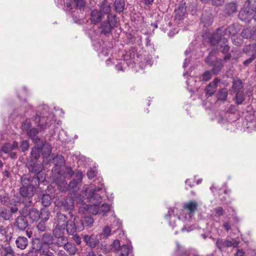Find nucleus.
<instances>
[{
    "label": "nucleus",
    "instance_id": "64",
    "mask_svg": "<svg viewBox=\"0 0 256 256\" xmlns=\"http://www.w3.org/2000/svg\"><path fill=\"white\" fill-rule=\"evenodd\" d=\"M245 4L255 10H256V0H246Z\"/></svg>",
    "mask_w": 256,
    "mask_h": 256
},
{
    "label": "nucleus",
    "instance_id": "23",
    "mask_svg": "<svg viewBox=\"0 0 256 256\" xmlns=\"http://www.w3.org/2000/svg\"><path fill=\"white\" fill-rule=\"evenodd\" d=\"M113 6L114 11L118 14L122 13L126 9L124 0H114Z\"/></svg>",
    "mask_w": 256,
    "mask_h": 256
},
{
    "label": "nucleus",
    "instance_id": "6",
    "mask_svg": "<svg viewBox=\"0 0 256 256\" xmlns=\"http://www.w3.org/2000/svg\"><path fill=\"white\" fill-rule=\"evenodd\" d=\"M84 228L82 216H76L74 220H70L67 222L66 231L70 234L73 235L76 231L81 232Z\"/></svg>",
    "mask_w": 256,
    "mask_h": 256
},
{
    "label": "nucleus",
    "instance_id": "28",
    "mask_svg": "<svg viewBox=\"0 0 256 256\" xmlns=\"http://www.w3.org/2000/svg\"><path fill=\"white\" fill-rule=\"evenodd\" d=\"M176 256H190V250L182 248L178 242H176Z\"/></svg>",
    "mask_w": 256,
    "mask_h": 256
},
{
    "label": "nucleus",
    "instance_id": "17",
    "mask_svg": "<svg viewBox=\"0 0 256 256\" xmlns=\"http://www.w3.org/2000/svg\"><path fill=\"white\" fill-rule=\"evenodd\" d=\"M102 190L101 188H97L90 190L86 194L88 199L94 204H96L98 202H101L102 198L101 196L98 193Z\"/></svg>",
    "mask_w": 256,
    "mask_h": 256
},
{
    "label": "nucleus",
    "instance_id": "22",
    "mask_svg": "<svg viewBox=\"0 0 256 256\" xmlns=\"http://www.w3.org/2000/svg\"><path fill=\"white\" fill-rule=\"evenodd\" d=\"M50 212L48 213H46L44 211L43 213V216L40 218V221L38 224L36 228L38 231L44 232L46 229V222L50 218Z\"/></svg>",
    "mask_w": 256,
    "mask_h": 256
},
{
    "label": "nucleus",
    "instance_id": "29",
    "mask_svg": "<svg viewBox=\"0 0 256 256\" xmlns=\"http://www.w3.org/2000/svg\"><path fill=\"white\" fill-rule=\"evenodd\" d=\"M40 148V149L41 154L44 158H47L52 152L51 146L46 142Z\"/></svg>",
    "mask_w": 256,
    "mask_h": 256
},
{
    "label": "nucleus",
    "instance_id": "52",
    "mask_svg": "<svg viewBox=\"0 0 256 256\" xmlns=\"http://www.w3.org/2000/svg\"><path fill=\"white\" fill-rule=\"evenodd\" d=\"M110 232L111 230L110 228L108 226H106L103 229L102 232L98 235L100 239L102 236H103V238H107L108 236H109V235L110 234Z\"/></svg>",
    "mask_w": 256,
    "mask_h": 256
},
{
    "label": "nucleus",
    "instance_id": "11",
    "mask_svg": "<svg viewBox=\"0 0 256 256\" xmlns=\"http://www.w3.org/2000/svg\"><path fill=\"white\" fill-rule=\"evenodd\" d=\"M48 117L44 114H36L34 117V120L35 124L40 128V130H44L47 127L50 126V122L48 121Z\"/></svg>",
    "mask_w": 256,
    "mask_h": 256
},
{
    "label": "nucleus",
    "instance_id": "45",
    "mask_svg": "<svg viewBox=\"0 0 256 256\" xmlns=\"http://www.w3.org/2000/svg\"><path fill=\"white\" fill-rule=\"evenodd\" d=\"M226 239L218 238L216 243V246L218 250L220 252L222 251V248H225V242Z\"/></svg>",
    "mask_w": 256,
    "mask_h": 256
},
{
    "label": "nucleus",
    "instance_id": "18",
    "mask_svg": "<svg viewBox=\"0 0 256 256\" xmlns=\"http://www.w3.org/2000/svg\"><path fill=\"white\" fill-rule=\"evenodd\" d=\"M238 26V25L237 24H233L226 28L224 26H222L221 27V29L220 30L221 31L222 30L224 33V34L225 35L228 39L230 36H232V37H234V36H236L240 31V28Z\"/></svg>",
    "mask_w": 256,
    "mask_h": 256
},
{
    "label": "nucleus",
    "instance_id": "62",
    "mask_svg": "<svg viewBox=\"0 0 256 256\" xmlns=\"http://www.w3.org/2000/svg\"><path fill=\"white\" fill-rule=\"evenodd\" d=\"M112 246V249L116 252H118V251H119L120 248L122 246H120V242L118 240H114Z\"/></svg>",
    "mask_w": 256,
    "mask_h": 256
},
{
    "label": "nucleus",
    "instance_id": "42",
    "mask_svg": "<svg viewBox=\"0 0 256 256\" xmlns=\"http://www.w3.org/2000/svg\"><path fill=\"white\" fill-rule=\"evenodd\" d=\"M136 50V47H132L130 50L126 52V56L129 57L130 59H134L136 56L138 58L139 56H138Z\"/></svg>",
    "mask_w": 256,
    "mask_h": 256
},
{
    "label": "nucleus",
    "instance_id": "36",
    "mask_svg": "<svg viewBox=\"0 0 256 256\" xmlns=\"http://www.w3.org/2000/svg\"><path fill=\"white\" fill-rule=\"evenodd\" d=\"M71 16L73 19L74 22L78 24H82L83 23V20L80 18V12L77 10H72L71 13Z\"/></svg>",
    "mask_w": 256,
    "mask_h": 256
},
{
    "label": "nucleus",
    "instance_id": "2",
    "mask_svg": "<svg viewBox=\"0 0 256 256\" xmlns=\"http://www.w3.org/2000/svg\"><path fill=\"white\" fill-rule=\"evenodd\" d=\"M119 24L118 18L116 16L110 15L106 19L100 22L98 27L101 35L109 37L112 34V30Z\"/></svg>",
    "mask_w": 256,
    "mask_h": 256
},
{
    "label": "nucleus",
    "instance_id": "13",
    "mask_svg": "<svg viewBox=\"0 0 256 256\" xmlns=\"http://www.w3.org/2000/svg\"><path fill=\"white\" fill-rule=\"evenodd\" d=\"M220 29H221V27L218 28L216 31L212 34L209 38V42L211 45L216 46L224 42V38L228 39V38L224 34V33L222 30H220Z\"/></svg>",
    "mask_w": 256,
    "mask_h": 256
},
{
    "label": "nucleus",
    "instance_id": "40",
    "mask_svg": "<svg viewBox=\"0 0 256 256\" xmlns=\"http://www.w3.org/2000/svg\"><path fill=\"white\" fill-rule=\"evenodd\" d=\"M11 199L8 193H5L3 195L0 194V203L4 206L8 205Z\"/></svg>",
    "mask_w": 256,
    "mask_h": 256
},
{
    "label": "nucleus",
    "instance_id": "57",
    "mask_svg": "<svg viewBox=\"0 0 256 256\" xmlns=\"http://www.w3.org/2000/svg\"><path fill=\"white\" fill-rule=\"evenodd\" d=\"M80 183V182H78L76 180L75 178H73L70 182H69V184H68V188L69 190H76V188L78 187V184Z\"/></svg>",
    "mask_w": 256,
    "mask_h": 256
},
{
    "label": "nucleus",
    "instance_id": "48",
    "mask_svg": "<svg viewBox=\"0 0 256 256\" xmlns=\"http://www.w3.org/2000/svg\"><path fill=\"white\" fill-rule=\"evenodd\" d=\"M97 174L98 171L96 167L90 168L87 172V176L88 179L91 180L94 178Z\"/></svg>",
    "mask_w": 256,
    "mask_h": 256
},
{
    "label": "nucleus",
    "instance_id": "32",
    "mask_svg": "<svg viewBox=\"0 0 256 256\" xmlns=\"http://www.w3.org/2000/svg\"><path fill=\"white\" fill-rule=\"evenodd\" d=\"M66 228L62 227L61 225H56V228L53 230L52 236L56 238H60L64 236Z\"/></svg>",
    "mask_w": 256,
    "mask_h": 256
},
{
    "label": "nucleus",
    "instance_id": "4",
    "mask_svg": "<svg viewBox=\"0 0 256 256\" xmlns=\"http://www.w3.org/2000/svg\"><path fill=\"white\" fill-rule=\"evenodd\" d=\"M46 208H41L40 210H38L36 208L34 207L30 208L28 205H26L22 210H24V212L27 216L30 222L32 224L34 222H37L43 216L44 211L46 212V214L50 212L49 210H46Z\"/></svg>",
    "mask_w": 256,
    "mask_h": 256
},
{
    "label": "nucleus",
    "instance_id": "46",
    "mask_svg": "<svg viewBox=\"0 0 256 256\" xmlns=\"http://www.w3.org/2000/svg\"><path fill=\"white\" fill-rule=\"evenodd\" d=\"M74 174V172L70 166H66L64 172V176L66 178H72Z\"/></svg>",
    "mask_w": 256,
    "mask_h": 256
},
{
    "label": "nucleus",
    "instance_id": "35",
    "mask_svg": "<svg viewBox=\"0 0 256 256\" xmlns=\"http://www.w3.org/2000/svg\"><path fill=\"white\" fill-rule=\"evenodd\" d=\"M254 52L256 53L255 45L254 44L245 45L243 48V53L246 56H249Z\"/></svg>",
    "mask_w": 256,
    "mask_h": 256
},
{
    "label": "nucleus",
    "instance_id": "24",
    "mask_svg": "<svg viewBox=\"0 0 256 256\" xmlns=\"http://www.w3.org/2000/svg\"><path fill=\"white\" fill-rule=\"evenodd\" d=\"M20 204V202L18 200L14 198H12L8 204L6 206L8 208V210L13 214L19 212L18 207Z\"/></svg>",
    "mask_w": 256,
    "mask_h": 256
},
{
    "label": "nucleus",
    "instance_id": "27",
    "mask_svg": "<svg viewBox=\"0 0 256 256\" xmlns=\"http://www.w3.org/2000/svg\"><path fill=\"white\" fill-rule=\"evenodd\" d=\"M16 244L18 248L24 250L28 244V240L24 236H18L16 240Z\"/></svg>",
    "mask_w": 256,
    "mask_h": 256
},
{
    "label": "nucleus",
    "instance_id": "1",
    "mask_svg": "<svg viewBox=\"0 0 256 256\" xmlns=\"http://www.w3.org/2000/svg\"><path fill=\"white\" fill-rule=\"evenodd\" d=\"M26 166L28 169V174L21 176L22 186L20 194L22 197L30 199L35 194L40 184L46 181V176L42 171L43 164L40 160H26Z\"/></svg>",
    "mask_w": 256,
    "mask_h": 256
},
{
    "label": "nucleus",
    "instance_id": "30",
    "mask_svg": "<svg viewBox=\"0 0 256 256\" xmlns=\"http://www.w3.org/2000/svg\"><path fill=\"white\" fill-rule=\"evenodd\" d=\"M12 216V214L6 208H2L0 209V218L4 220H10Z\"/></svg>",
    "mask_w": 256,
    "mask_h": 256
},
{
    "label": "nucleus",
    "instance_id": "5",
    "mask_svg": "<svg viewBox=\"0 0 256 256\" xmlns=\"http://www.w3.org/2000/svg\"><path fill=\"white\" fill-rule=\"evenodd\" d=\"M224 42L216 46L213 48L210 52H214V56H220L222 54L224 62H227L231 60L232 56L230 52V46L228 44V40L227 38H224Z\"/></svg>",
    "mask_w": 256,
    "mask_h": 256
},
{
    "label": "nucleus",
    "instance_id": "10",
    "mask_svg": "<svg viewBox=\"0 0 256 256\" xmlns=\"http://www.w3.org/2000/svg\"><path fill=\"white\" fill-rule=\"evenodd\" d=\"M256 10L244 4V8L239 12L238 17L242 21L250 22L252 18L254 19Z\"/></svg>",
    "mask_w": 256,
    "mask_h": 256
},
{
    "label": "nucleus",
    "instance_id": "61",
    "mask_svg": "<svg viewBox=\"0 0 256 256\" xmlns=\"http://www.w3.org/2000/svg\"><path fill=\"white\" fill-rule=\"evenodd\" d=\"M56 243L58 246H62L68 243V238L66 237L63 236H61L60 238H58Z\"/></svg>",
    "mask_w": 256,
    "mask_h": 256
},
{
    "label": "nucleus",
    "instance_id": "49",
    "mask_svg": "<svg viewBox=\"0 0 256 256\" xmlns=\"http://www.w3.org/2000/svg\"><path fill=\"white\" fill-rule=\"evenodd\" d=\"M241 36L242 38H250L252 37L253 34L252 31L248 28L244 29L241 32Z\"/></svg>",
    "mask_w": 256,
    "mask_h": 256
},
{
    "label": "nucleus",
    "instance_id": "9",
    "mask_svg": "<svg viewBox=\"0 0 256 256\" xmlns=\"http://www.w3.org/2000/svg\"><path fill=\"white\" fill-rule=\"evenodd\" d=\"M64 5L66 7V11L70 12L72 9L84 11L86 6V0H65Z\"/></svg>",
    "mask_w": 256,
    "mask_h": 256
},
{
    "label": "nucleus",
    "instance_id": "39",
    "mask_svg": "<svg viewBox=\"0 0 256 256\" xmlns=\"http://www.w3.org/2000/svg\"><path fill=\"white\" fill-rule=\"evenodd\" d=\"M82 218L84 227L90 228L92 226L94 220L90 216H82Z\"/></svg>",
    "mask_w": 256,
    "mask_h": 256
},
{
    "label": "nucleus",
    "instance_id": "58",
    "mask_svg": "<svg viewBox=\"0 0 256 256\" xmlns=\"http://www.w3.org/2000/svg\"><path fill=\"white\" fill-rule=\"evenodd\" d=\"M86 210H88L90 213H92L94 215L97 214L100 212L99 208L96 205V204H94V205L90 206Z\"/></svg>",
    "mask_w": 256,
    "mask_h": 256
},
{
    "label": "nucleus",
    "instance_id": "12",
    "mask_svg": "<svg viewBox=\"0 0 256 256\" xmlns=\"http://www.w3.org/2000/svg\"><path fill=\"white\" fill-rule=\"evenodd\" d=\"M240 1L234 0L226 3L224 8V13L226 16H232L238 11Z\"/></svg>",
    "mask_w": 256,
    "mask_h": 256
},
{
    "label": "nucleus",
    "instance_id": "41",
    "mask_svg": "<svg viewBox=\"0 0 256 256\" xmlns=\"http://www.w3.org/2000/svg\"><path fill=\"white\" fill-rule=\"evenodd\" d=\"M130 248H132V246H130L128 244L122 246L119 250L120 252V256H128L130 250Z\"/></svg>",
    "mask_w": 256,
    "mask_h": 256
},
{
    "label": "nucleus",
    "instance_id": "50",
    "mask_svg": "<svg viewBox=\"0 0 256 256\" xmlns=\"http://www.w3.org/2000/svg\"><path fill=\"white\" fill-rule=\"evenodd\" d=\"M32 140L35 144L34 146H38L39 148L44 146V144L46 142V141L43 140L38 136L33 138Z\"/></svg>",
    "mask_w": 256,
    "mask_h": 256
},
{
    "label": "nucleus",
    "instance_id": "47",
    "mask_svg": "<svg viewBox=\"0 0 256 256\" xmlns=\"http://www.w3.org/2000/svg\"><path fill=\"white\" fill-rule=\"evenodd\" d=\"M248 56L250 57L244 60L242 63L245 66H248L256 58V53L254 52Z\"/></svg>",
    "mask_w": 256,
    "mask_h": 256
},
{
    "label": "nucleus",
    "instance_id": "21",
    "mask_svg": "<svg viewBox=\"0 0 256 256\" xmlns=\"http://www.w3.org/2000/svg\"><path fill=\"white\" fill-rule=\"evenodd\" d=\"M198 206V204L196 201L190 200L188 202L184 203L182 208L184 210H188L189 216H192L194 215V214L197 209Z\"/></svg>",
    "mask_w": 256,
    "mask_h": 256
},
{
    "label": "nucleus",
    "instance_id": "38",
    "mask_svg": "<svg viewBox=\"0 0 256 256\" xmlns=\"http://www.w3.org/2000/svg\"><path fill=\"white\" fill-rule=\"evenodd\" d=\"M232 88L236 92L238 91H242L241 90L243 88L242 82L240 78H238L236 80H234Z\"/></svg>",
    "mask_w": 256,
    "mask_h": 256
},
{
    "label": "nucleus",
    "instance_id": "55",
    "mask_svg": "<svg viewBox=\"0 0 256 256\" xmlns=\"http://www.w3.org/2000/svg\"><path fill=\"white\" fill-rule=\"evenodd\" d=\"M212 70H206L202 75V79L203 81L207 82L210 80L212 78Z\"/></svg>",
    "mask_w": 256,
    "mask_h": 256
},
{
    "label": "nucleus",
    "instance_id": "20",
    "mask_svg": "<svg viewBox=\"0 0 256 256\" xmlns=\"http://www.w3.org/2000/svg\"><path fill=\"white\" fill-rule=\"evenodd\" d=\"M220 82V79L216 78L208 84L204 90L206 95L212 96L216 92L218 84Z\"/></svg>",
    "mask_w": 256,
    "mask_h": 256
},
{
    "label": "nucleus",
    "instance_id": "53",
    "mask_svg": "<svg viewBox=\"0 0 256 256\" xmlns=\"http://www.w3.org/2000/svg\"><path fill=\"white\" fill-rule=\"evenodd\" d=\"M100 209V212L102 213L103 215H106V213H108L110 210V208L108 204L106 203H104L102 204L100 206H98Z\"/></svg>",
    "mask_w": 256,
    "mask_h": 256
},
{
    "label": "nucleus",
    "instance_id": "14",
    "mask_svg": "<svg viewBox=\"0 0 256 256\" xmlns=\"http://www.w3.org/2000/svg\"><path fill=\"white\" fill-rule=\"evenodd\" d=\"M84 241L85 242L86 246L91 248H99L100 246V240L98 234H86L84 236Z\"/></svg>",
    "mask_w": 256,
    "mask_h": 256
},
{
    "label": "nucleus",
    "instance_id": "26",
    "mask_svg": "<svg viewBox=\"0 0 256 256\" xmlns=\"http://www.w3.org/2000/svg\"><path fill=\"white\" fill-rule=\"evenodd\" d=\"M228 96V90L226 88H224L218 91L216 94L217 98L216 102L220 101L224 102L227 100V97Z\"/></svg>",
    "mask_w": 256,
    "mask_h": 256
},
{
    "label": "nucleus",
    "instance_id": "8",
    "mask_svg": "<svg viewBox=\"0 0 256 256\" xmlns=\"http://www.w3.org/2000/svg\"><path fill=\"white\" fill-rule=\"evenodd\" d=\"M19 216L16 218L14 226L16 230L24 231L28 228L31 224L22 209L19 210Z\"/></svg>",
    "mask_w": 256,
    "mask_h": 256
},
{
    "label": "nucleus",
    "instance_id": "25",
    "mask_svg": "<svg viewBox=\"0 0 256 256\" xmlns=\"http://www.w3.org/2000/svg\"><path fill=\"white\" fill-rule=\"evenodd\" d=\"M40 149L38 146H34L30 152V156L26 158L28 160H39L40 157Z\"/></svg>",
    "mask_w": 256,
    "mask_h": 256
},
{
    "label": "nucleus",
    "instance_id": "63",
    "mask_svg": "<svg viewBox=\"0 0 256 256\" xmlns=\"http://www.w3.org/2000/svg\"><path fill=\"white\" fill-rule=\"evenodd\" d=\"M12 150L11 147V144L9 142L4 144L2 148V150L6 154L10 152H11Z\"/></svg>",
    "mask_w": 256,
    "mask_h": 256
},
{
    "label": "nucleus",
    "instance_id": "44",
    "mask_svg": "<svg viewBox=\"0 0 256 256\" xmlns=\"http://www.w3.org/2000/svg\"><path fill=\"white\" fill-rule=\"evenodd\" d=\"M26 132L28 138L32 140L38 136V134L39 133V130L35 128H32Z\"/></svg>",
    "mask_w": 256,
    "mask_h": 256
},
{
    "label": "nucleus",
    "instance_id": "7",
    "mask_svg": "<svg viewBox=\"0 0 256 256\" xmlns=\"http://www.w3.org/2000/svg\"><path fill=\"white\" fill-rule=\"evenodd\" d=\"M53 188L52 186L49 185L47 186L46 190H40L37 194L38 199L40 202L42 208H46V210H48V207L50 206L52 204V196L48 194L51 190Z\"/></svg>",
    "mask_w": 256,
    "mask_h": 256
},
{
    "label": "nucleus",
    "instance_id": "31",
    "mask_svg": "<svg viewBox=\"0 0 256 256\" xmlns=\"http://www.w3.org/2000/svg\"><path fill=\"white\" fill-rule=\"evenodd\" d=\"M53 236L49 233H44L42 238V243L46 246H49L54 242H53Z\"/></svg>",
    "mask_w": 256,
    "mask_h": 256
},
{
    "label": "nucleus",
    "instance_id": "54",
    "mask_svg": "<svg viewBox=\"0 0 256 256\" xmlns=\"http://www.w3.org/2000/svg\"><path fill=\"white\" fill-rule=\"evenodd\" d=\"M40 246L39 248V252L40 254L44 256H55L53 252H50L48 249L44 250L43 246L40 244Z\"/></svg>",
    "mask_w": 256,
    "mask_h": 256
},
{
    "label": "nucleus",
    "instance_id": "60",
    "mask_svg": "<svg viewBox=\"0 0 256 256\" xmlns=\"http://www.w3.org/2000/svg\"><path fill=\"white\" fill-rule=\"evenodd\" d=\"M225 0H210L208 4L215 7H220L224 4Z\"/></svg>",
    "mask_w": 256,
    "mask_h": 256
},
{
    "label": "nucleus",
    "instance_id": "33",
    "mask_svg": "<svg viewBox=\"0 0 256 256\" xmlns=\"http://www.w3.org/2000/svg\"><path fill=\"white\" fill-rule=\"evenodd\" d=\"M58 224L57 225H61L63 228H66L67 229V222L69 220H67L66 216L62 213L58 214Z\"/></svg>",
    "mask_w": 256,
    "mask_h": 256
},
{
    "label": "nucleus",
    "instance_id": "3",
    "mask_svg": "<svg viewBox=\"0 0 256 256\" xmlns=\"http://www.w3.org/2000/svg\"><path fill=\"white\" fill-rule=\"evenodd\" d=\"M224 61L214 56V52H210L208 55L204 58L205 63L210 67L214 75L218 74L224 66Z\"/></svg>",
    "mask_w": 256,
    "mask_h": 256
},
{
    "label": "nucleus",
    "instance_id": "51",
    "mask_svg": "<svg viewBox=\"0 0 256 256\" xmlns=\"http://www.w3.org/2000/svg\"><path fill=\"white\" fill-rule=\"evenodd\" d=\"M238 242L236 240H231L228 239H226L225 242V247L230 248V247H234V248H238Z\"/></svg>",
    "mask_w": 256,
    "mask_h": 256
},
{
    "label": "nucleus",
    "instance_id": "19",
    "mask_svg": "<svg viewBox=\"0 0 256 256\" xmlns=\"http://www.w3.org/2000/svg\"><path fill=\"white\" fill-rule=\"evenodd\" d=\"M103 17L104 15L101 13V11L94 9L91 10L89 20L92 24L96 25L102 21Z\"/></svg>",
    "mask_w": 256,
    "mask_h": 256
},
{
    "label": "nucleus",
    "instance_id": "34",
    "mask_svg": "<svg viewBox=\"0 0 256 256\" xmlns=\"http://www.w3.org/2000/svg\"><path fill=\"white\" fill-rule=\"evenodd\" d=\"M99 7L100 8V9L98 10L101 11V13H102L104 16L106 15L107 16H108L110 15L116 16V14L111 12L112 9L110 4L103 5V6H99Z\"/></svg>",
    "mask_w": 256,
    "mask_h": 256
},
{
    "label": "nucleus",
    "instance_id": "16",
    "mask_svg": "<svg viewBox=\"0 0 256 256\" xmlns=\"http://www.w3.org/2000/svg\"><path fill=\"white\" fill-rule=\"evenodd\" d=\"M58 206L60 210L71 211L74 208V200L70 196H66L58 202Z\"/></svg>",
    "mask_w": 256,
    "mask_h": 256
},
{
    "label": "nucleus",
    "instance_id": "15",
    "mask_svg": "<svg viewBox=\"0 0 256 256\" xmlns=\"http://www.w3.org/2000/svg\"><path fill=\"white\" fill-rule=\"evenodd\" d=\"M186 7V2L184 0L178 3V8L175 9L174 12L176 20L181 21L184 18Z\"/></svg>",
    "mask_w": 256,
    "mask_h": 256
},
{
    "label": "nucleus",
    "instance_id": "43",
    "mask_svg": "<svg viewBox=\"0 0 256 256\" xmlns=\"http://www.w3.org/2000/svg\"><path fill=\"white\" fill-rule=\"evenodd\" d=\"M30 146L29 141L28 140H22L20 141V150L24 152L28 150Z\"/></svg>",
    "mask_w": 256,
    "mask_h": 256
},
{
    "label": "nucleus",
    "instance_id": "59",
    "mask_svg": "<svg viewBox=\"0 0 256 256\" xmlns=\"http://www.w3.org/2000/svg\"><path fill=\"white\" fill-rule=\"evenodd\" d=\"M232 42L233 44L240 46L243 42V40L238 36H234V37H232Z\"/></svg>",
    "mask_w": 256,
    "mask_h": 256
},
{
    "label": "nucleus",
    "instance_id": "37",
    "mask_svg": "<svg viewBox=\"0 0 256 256\" xmlns=\"http://www.w3.org/2000/svg\"><path fill=\"white\" fill-rule=\"evenodd\" d=\"M236 92V103L238 105L242 104L245 100V94L243 91H238Z\"/></svg>",
    "mask_w": 256,
    "mask_h": 256
},
{
    "label": "nucleus",
    "instance_id": "56",
    "mask_svg": "<svg viewBox=\"0 0 256 256\" xmlns=\"http://www.w3.org/2000/svg\"><path fill=\"white\" fill-rule=\"evenodd\" d=\"M22 128L24 131L27 132L28 130H30L32 128V124L28 119H26L24 122L22 123Z\"/></svg>",
    "mask_w": 256,
    "mask_h": 256
}]
</instances>
